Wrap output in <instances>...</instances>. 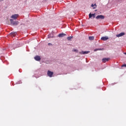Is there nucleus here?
Instances as JSON below:
<instances>
[{
	"instance_id": "412c9836",
	"label": "nucleus",
	"mask_w": 126,
	"mask_h": 126,
	"mask_svg": "<svg viewBox=\"0 0 126 126\" xmlns=\"http://www.w3.org/2000/svg\"><path fill=\"white\" fill-rule=\"evenodd\" d=\"M4 0H0V1H3Z\"/></svg>"
},
{
	"instance_id": "4be33fe9",
	"label": "nucleus",
	"mask_w": 126,
	"mask_h": 126,
	"mask_svg": "<svg viewBox=\"0 0 126 126\" xmlns=\"http://www.w3.org/2000/svg\"><path fill=\"white\" fill-rule=\"evenodd\" d=\"M124 54H125V55H126V53H125Z\"/></svg>"
},
{
	"instance_id": "423d86ee",
	"label": "nucleus",
	"mask_w": 126,
	"mask_h": 126,
	"mask_svg": "<svg viewBox=\"0 0 126 126\" xmlns=\"http://www.w3.org/2000/svg\"><path fill=\"white\" fill-rule=\"evenodd\" d=\"M95 15H96V13H94V14L90 13L89 15V18H91V17H93V18H95Z\"/></svg>"
},
{
	"instance_id": "ddd939ff",
	"label": "nucleus",
	"mask_w": 126,
	"mask_h": 126,
	"mask_svg": "<svg viewBox=\"0 0 126 126\" xmlns=\"http://www.w3.org/2000/svg\"><path fill=\"white\" fill-rule=\"evenodd\" d=\"M89 39L90 40V41H93V40H94V36H89Z\"/></svg>"
},
{
	"instance_id": "0eeeda50",
	"label": "nucleus",
	"mask_w": 126,
	"mask_h": 126,
	"mask_svg": "<svg viewBox=\"0 0 126 126\" xmlns=\"http://www.w3.org/2000/svg\"><path fill=\"white\" fill-rule=\"evenodd\" d=\"M109 39V37L108 36H103L101 38V40H102V41H107Z\"/></svg>"
},
{
	"instance_id": "dca6fc26",
	"label": "nucleus",
	"mask_w": 126,
	"mask_h": 126,
	"mask_svg": "<svg viewBox=\"0 0 126 126\" xmlns=\"http://www.w3.org/2000/svg\"><path fill=\"white\" fill-rule=\"evenodd\" d=\"M103 50H104V49H103V48L96 49L94 50V51L96 52V51H103Z\"/></svg>"
},
{
	"instance_id": "4468645a",
	"label": "nucleus",
	"mask_w": 126,
	"mask_h": 126,
	"mask_svg": "<svg viewBox=\"0 0 126 126\" xmlns=\"http://www.w3.org/2000/svg\"><path fill=\"white\" fill-rule=\"evenodd\" d=\"M48 38H54V35H53V34H50L48 35Z\"/></svg>"
},
{
	"instance_id": "9b49d317",
	"label": "nucleus",
	"mask_w": 126,
	"mask_h": 126,
	"mask_svg": "<svg viewBox=\"0 0 126 126\" xmlns=\"http://www.w3.org/2000/svg\"><path fill=\"white\" fill-rule=\"evenodd\" d=\"M66 34L65 33H60L58 35V37H59V38H63V37H64V36H65Z\"/></svg>"
},
{
	"instance_id": "f257e3e1",
	"label": "nucleus",
	"mask_w": 126,
	"mask_h": 126,
	"mask_svg": "<svg viewBox=\"0 0 126 126\" xmlns=\"http://www.w3.org/2000/svg\"><path fill=\"white\" fill-rule=\"evenodd\" d=\"M10 24L11 25H13V26H16L19 24V22L17 21H14L13 19H10Z\"/></svg>"
},
{
	"instance_id": "f8f14e48",
	"label": "nucleus",
	"mask_w": 126,
	"mask_h": 126,
	"mask_svg": "<svg viewBox=\"0 0 126 126\" xmlns=\"http://www.w3.org/2000/svg\"><path fill=\"white\" fill-rule=\"evenodd\" d=\"M16 32H12L10 33V36H12V37H14L16 35Z\"/></svg>"
},
{
	"instance_id": "aec40b11",
	"label": "nucleus",
	"mask_w": 126,
	"mask_h": 126,
	"mask_svg": "<svg viewBox=\"0 0 126 126\" xmlns=\"http://www.w3.org/2000/svg\"><path fill=\"white\" fill-rule=\"evenodd\" d=\"M48 45H49V46H50V45H52V44L51 43H48Z\"/></svg>"
},
{
	"instance_id": "f3484780",
	"label": "nucleus",
	"mask_w": 126,
	"mask_h": 126,
	"mask_svg": "<svg viewBox=\"0 0 126 126\" xmlns=\"http://www.w3.org/2000/svg\"><path fill=\"white\" fill-rule=\"evenodd\" d=\"M73 52H76V53H78V51L77 49H73Z\"/></svg>"
},
{
	"instance_id": "f03ea898",
	"label": "nucleus",
	"mask_w": 126,
	"mask_h": 126,
	"mask_svg": "<svg viewBox=\"0 0 126 126\" xmlns=\"http://www.w3.org/2000/svg\"><path fill=\"white\" fill-rule=\"evenodd\" d=\"M54 75V72H52L50 70H48L47 71V75L48 76H49V77H53V75Z\"/></svg>"
},
{
	"instance_id": "a211bd4d",
	"label": "nucleus",
	"mask_w": 126,
	"mask_h": 126,
	"mask_svg": "<svg viewBox=\"0 0 126 126\" xmlns=\"http://www.w3.org/2000/svg\"><path fill=\"white\" fill-rule=\"evenodd\" d=\"M97 7L96 4H94V6H93V9H95Z\"/></svg>"
},
{
	"instance_id": "6ab92c4d",
	"label": "nucleus",
	"mask_w": 126,
	"mask_h": 126,
	"mask_svg": "<svg viewBox=\"0 0 126 126\" xmlns=\"http://www.w3.org/2000/svg\"><path fill=\"white\" fill-rule=\"evenodd\" d=\"M95 4H92L91 6L92 7H93V6H94Z\"/></svg>"
},
{
	"instance_id": "7ed1b4c3",
	"label": "nucleus",
	"mask_w": 126,
	"mask_h": 126,
	"mask_svg": "<svg viewBox=\"0 0 126 126\" xmlns=\"http://www.w3.org/2000/svg\"><path fill=\"white\" fill-rule=\"evenodd\" d=\"M104 18H105V16H104L103 15H97L96 17V19H104Z\"/></svg>"
},
{
	"instance_id": "20e7f679",
	"label": "nucleus",
	"mask_w": 126,
	"mask_h": 126,
	"mask_svg": "<svg viewBox=\"0 0 126 126\" xmlns=\"http://www.w3.org/2000/svg\"><path fill=\"white\" fill-rule=\"evenodd\" d=\"M18 17V14H14L11 16V18H13V19H14V20L17 19Z\"/></svg>"
},
{
	"instance_id": "6e6552de",
	"label": "nucleus",
	"mask_w": 126,
	"mask_h": 126,
	"mask_svg": "<svg viewBox=\"0 0 126 126\" xmlns=\"http://www.w3.org/2000/svg\"><path fill=\"white\" fill-rule=\"evenodd\" d=\"M89 53H90V51H82L81 52H80V54H81V55H84V54H89Z\"/></svg>"
},
{
	"instance_id": "2eb2a0df",
	"label": "nucleus",
	"mask_w": 126,
	"mask_h": 126,
	"mask_svg": "<svg viewBox=\"0 0 126 126\" xmlns=\"http://www.w3.org/2000/svg\"><path fill=\"white\" fill-rule=\"evenodd\" d=\"M72 38H73V36H69L67 38L68 41H70V40H71V39H72Z\"/></svg>"
},
{
	"instance_id": "39448f33",
	"label": "nucleus",
	"mask_w": 126,
	"mask_h": 126,
	"mask_svg": "<svg viewBox=\"0 0 126 126\" xmlns=\"http://www.w3.org/2000/svg\"><path fill=\"white\" fill-rule=\"evenodd\" d=\"M34 60H35V61H37V62H40L41 61V57L39 56H36L35 57H34Z\"/></svg>"
},
{
	"instance_id": "1a4fd4ad",
	"label": "nucleus",
	"mask_w": 126,
	"mask_h": 126,
	"mask_svg": "<svg viewBox=\"0 0 126 126\" xmlns=\"http://www.w3.org/2000/svg\"><path fill=\"white\" fill-rule=\"evenodd\" d=\"M109 60H110V58H103L102 60V63H106V62H109Z\"/></svg>"
},
{
	"instance_id": "9d476101",
	"label": "nucleus",
	"mask_w": 126,
	"mask_h": 126,
	"mask_svg": "<svg viewBox=\"0 0 126 126\" xmlns=\"http://www.w3.org/2000/svg\"><path fill=\"white\" fill-rule=\"evenodd\" d=\"M125 32H121L118 34H117L116 37H122V36H124L125 35Z\"/></svg>"
}]
</instances>
